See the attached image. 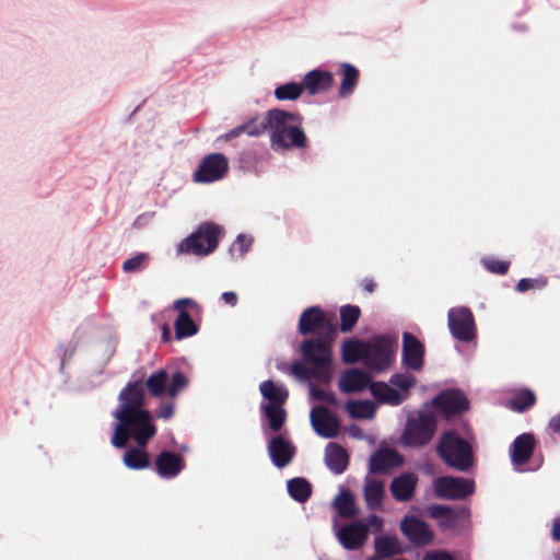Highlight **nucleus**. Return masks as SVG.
Listing matches in <instances>:
<instances>
[{
    "label": "nucleus",
    "mask_w": 560,
    "mask_h": 560,
    "mask_svg": "<svg viewBox=\"0 0 560 560\" xmlns=\"http://www.w3.org/2000/svg\"><path fill=\"white\" fill-rule=\"evenodd\" d=\"M548 283V280L546 277H538V278H523L517 282L516 290L521 293L526 292L528 290H541L544 289Z\"/></svg>",
    "instance_id": "a18cd8bd"
},
{
    "label": "nucleus",
    "mask_w": 560,
    "mask_h": 560,
    "mask_svg": "<svg viewBox=\"0 0 560 560\" xmlns=\"http://www.w3.org/2000/svg\"><path fill=\"white\" fill-rule=\"evenodd\" d=\"M436 452L445 464L458 471H467L474 464L470 444L453 430L441 435Z\"/></svg>",
    "instance_id": "7ed1b4c3"
},
{
    "label": "nucleus",
    "mask_w": 560,
    "mask_h": 560,
    "mask_svg": "<svg viewBox=\"0 0 560 560\" xmlns=\"http://www.w3.org/2000/svg\"><path fill=\"white\" fill-rule=\"evenodd\" d=\"M311 396L314 400L324 401L332 406L337 405L336 396L331 392H326L324 389L312 386Z\"/></svg>",
    "instance_id": "3c124183"
},
{
    "label": "nucleus",
    "mask_w": 560,
    "mask_h": 560,
    "mask_svg": "<svg viewBox=\"0 0 560 560\" xmlns=\"http://www.w3.org/2000/svg\"><path fill=\"white\" fill-rule=\"evenodd\" d=\"M547 430L552 434L560 435V413L557 416H553L549 420Z\"/></svg>",
    "instance_id": "6e6d98bb"
},
{
    "label": "nucleus",
    "mask_w": 560,
    "mask_h": 560,
    "mask_svg": "<svg viewBox=\"0 0 560 560\" xmlns=\"http://www.w3.org/2000/svg\"><path fill=\"white\" fill-rule=\"evenodd\" d=\"M338 539L341 546L347 550H358L368 540V525L362 522L343 525L338 530Z\"/></svg>",
    "instance_id": "a211bd4d"
},
{
    "label": "nucleus",
    "mask_w": 560,
    "mask_h": 560,
    "mask_svg": "<svg viewBox=\"0 0 560 560\" xmlns=\"http://www.w3.org/2000/svg\"><path fill=\"white\" fill-rule=\"evenodd\" d=\"M363 524L368 525V533L370 532V528H373L375 532H382L384 522L383 518L378 515L370 514L366 518V522Z\"/></svg>",
    "instance_id": "603ef678"
},
{
    "label": "nucleus",
    "mask_w": 560,
    "mask_h": 560,
    "mask_svg": "<svg viewBox=\"0 0 560 560\" xmlns=\"http://www.w3.org/2000/svg\"><path fill=\"white\" fill-rule=\"evenodd\" d=\"M402 362L404 364L415 371H419L423 366L424 347L423 345L410 332H405L402 336Z\"/></svg>",
    "instance_id": "412c9836"
},
{
    "label": "nucleus",
    "mask_w": 560,
    "mask_h": 560,
    "mask_svg": "<svg viewBox=\"0 0 560 560\" xmlns=\"http://www.w3.org/2000/svg\"><path fill=\"white\" fill-rule=\"evenodd\" d=\"M118 423L115 427L112 444L117 448H124L130 438L140 447H145L148 442L156 434V427L152 422L151 413L143 410L115 417Z\"/></svg>",
    "instance_id": "f03ea898"
},
{
    "label": "nucleus",
    "mask_w": 560,
    "mask_h": 560,
    "mask_svg": "<svg viewBox=\"0 0 560 560\" xmlns=\"http://www.w3.org/2000/svg\"><path fill=\"white\" fill-rule=\"evenodd\" d=\"M260 411L267 419L272 432H279L285 423L288 413L283 406L261 405Z\"/></svg>",
    "instance_id": "f704fd0d"
},
{
    "label": "nucleus",
    "mask_w": 560,
    "mask_h": 560,
    "mask_svg": "<svg viewBox=\"0 0 560 560\" xmlns=\"http://www.w3.org/2000/svg\"><path fill=\"white\" fill-rule=\"evenodd\" d=\"M422 560H455V558L444 550L427 552Z\"/></svg>",
    "instance_id": "5fc2aeb1"
},
{
    "label": "nucleus",
    "mask_w": 560,
    "mask_h": 560,
    "mask_svg": "<svg viewBox=\"0 0 560 560\" xmlns=\"http://www.w3.org/2000/svg\"><path fill=\"white\" fill-rule=\"evenodd\" d=\"M389 383L393 386L400 388L401 390L408 392L416 384V378L409 374H394L389 378Z\"/></svg>",
    "instance_id": "09e8293b"
},
{
    "label": "nucleus",
    "mask_w": 560,
    "mask_h": 560,
    "mask_svg": "<svg viewBox=\"0 0 560 560\" xmlns=\"http://www.w3.org/2000/svg\"><path fill=\"white\" fill-rule=\"evenodd\" d=\"M363 497L369 510H380L383 505V500L385 497L384 481L366 477L364 481Z\"/></svg>",
    "instance_id": "cd10ccee"
},
{
    "label": "nucleus",
    "mask_w": 560,
    "mask_h": 560,
    "mask_svg": "<svg viewBox=\"0 0 560 560\" xmlns=\"http://www.w3.org/2000/svg\"><path fill=\"white\" fill-rule=\"evenodd\" d=\"M145 447H130L126 451L122 462L126 467L133 470L148 468L150 465V457Z\"/></svg>",
    "instance_id": "72a5a7b5"
},
{
    "label": "nucleus",
    "mask_w": 560,
    "mask_h": 560,
    "mask_svg": "<svg viewBox=\"0 0 560 560\" xmlns=\"http://www.w3.org/2000/svg\"><path fill=\"white\" fill-rule=\"evenodd\" d=\"M433 405L447 418L458 415L469 408L467 397L458 389L445 390L439 394L434 397Z\"/></svg>",
    "instance_id": "f3484780"
},
{
    "label": "nucleus",
    "mask_w": 560,
    "mask_h": 560,
    "mask_svg": "<svg viewBox=\"0 0 560 560\" xmlns=\"http://www.w3.org/2000/svg\"><path fill=\"white\" fill-rule=\"evenodd\" d=\"M537 446L533 433H523L515 438L510 447L511 460L515 466H523L529 462Z\"/></svg>",
    "instance_id": "6ab92c4d"
},
{
    "label": "nucleus",
    "mask_w": 560,
    "mask_h": 560,
    "mask_svg": "<svg viewBox=\"0 0 560 560\" xmlns=\"http://www.w3.org/2000/svg\"><path fill=\"white\" fill-rule=\"evenodd\" d=\"M303 91L302 82H288L276 88L275 96L278 101H295L302 95Z\"/></svg>",
    "instance_id": "79ce46f5"
},
{
    "label": "nucleus",
    "mask_w": 560,
    "mask_h": 560,
    "mask_svg": "<svg viewBox=\"0 0 560 560\" xmlns=\"http://www.w3.org/2000/svg\"><path fill=\"white\" fill-rule=\"evenodd\" d=\"M361 310L355 305H345L340 307V330L349 332L358 323Z\"/></svg>",
    "instance_id": "a19ab883"
},
{
    "label": "nucleus",
    "mask_w": 560,
    "mask_h": 560,
    "mask_svg": "<svg viewBox=\"0 0 560 560\" xmlns=\"http://www.w3.org/2000/svg\"><path fill=\"white\" fill-rule=\"evenodd\" d=\"M447 325L451 335L458 341L470 342L476 338L475 317L466 306L452 307L447 313Z\"/></svg>",
    "instance_id": "9b49d317"
},
{
    "label": "nucleus",
    "mask_w": 560,
    "mask_h": 560,
    "mask_svg": "<svg viewBox=\"0 0 560 560\" xmlns=\"http://www.w3.org/2000/svg\"><path fill=\"white\" fill-rule=\"evenodd\" d=\"M418 483V477L412 472H404L395 477L389 486L393 498L398 502H408L413 495Z\"/></svg>",
    "instance_id": "a878e982"
},
{
    "label": "nucleus",
    "mask_w": 560,
    "mask_h": 560,
    "mask_svg": "<svg viewBox=\"0 0 560 560\" xmlns=\"http://www.w3.org/2000/svg\"><path fill=\"white\" fill-rule=\"evenodd\" d=\"M174 416V402H166L161 405L156 412V418L170 420Z\"/></svg>",
    "instance_id": "864d4df0"
},
{
    "label": "nucleus",
    "mask_w": 560,
    "mask_h": 560,
    "mask_svg": "<svg viewBox=\"0 0 560 560\" xmlns=\"http://www.w3.org/2000/svg\"><path fill=\"white\" fill-rule=\"evenodd\" d=\"M285 116L287 115L283 109H270L266 114L256 116L243 125L233 128L224 135L223 138L228 141L241 136L242 133H247L250 137H258L267 130L272 132L273 126H279V124H281V119Z\"/></svg>",
    "instance_id": "1a4fd4ad"
},
{
    "label": "nucleus",
    "mask_w": 560,
    "mask_h": 560,
    "mask_svg": "<svg viewBox=\"0 0 560 560\" xmlns=\"http://www.w3.org/2000/svg\"><path fill=\"white\" fill-rule=\"evenodd\" d=\"M229 172V161L222 153L206 155L194 172L196 183H213L222 179Z\"/></svg>",
    "instance_id": "ddd939ff"
},
{
    "label": "nucleus",
    "mask_w": 560,
    "mask_h": 560,
    "mask_svg": "<svg viewBox=\"0 0 560 560\" xmlns=\"http://www.w3.org/2000/svg\"><path fill=\"white\" fill-rule=\"evenodd\" d=\"M222 300L231 305V306H235L237 304V294L233 291H229V292H224L222 293Z\"/></svg>",
    "instance_id": "4d7b16f0"
},
{
    "label": "nucleus",
    "mask_w": 560,
    "mask_h": 560,
    "mask_svg": "<svg viewBox=\"0 0 560 560\" xmlns=\"http://www.w3.org/2000/svg\"><path fill=\"white\" fill-rule=\"evenodd\" d=\"M349 434L353 438L361 439L363 436V431L360 427L352 424L349 428Z\"/></svg>",
    "instance_id": "052dcab7"
},
{
    "label": "nucleus",
    "mask_w": 560,
    "mask_h": 560,
    "mask_svg": "<svg viewBox=\"0 0 560 560\" xmlns=\"http://www.w3.org/2000/svg\"><path fill=\"white\" fill-rule=\"evenodd\" d=\"M287 488L290 497L299 503L306 502L312 495V485L302 477L290 479Z\"/></svg>",
    "instance_id": "e433bc0d"
},
{
    "label": "nucleus",
    "mask_w": 560,
    "mask_h": 560,
    "mask_svg": "<svg viewBox=\"0 0 560 560\" xmlns=\"http://www.w3.org/2000/svg\"><path fill=\"white\" fill-rule=\"evenodd\" d=\"M176 339H185L195 336L199 327L188 312H180L174 322Z\"/></svg>",
    "instance_id": "c9c22d12"
},
{
    "label": "nucleus",
    "mask_w": 560,
    "mask_h": 560,
    "mask_svg": "<svg viewBox=\"0 0 560 560\" xmlns=\"http://www.w3.org/2000/svg\"><path fill=\"white\" fill-rule=\"evenodd\" d=\"M338 72L341 75L338 94L341 98H345L354 92L359 82L360 72L353 65L348 62L341 63Z\"/></svg>",
    "instance_id": "c756f323"
},
{
    "label": "nucleus",
    "mask_w": 560,
    "mask_h": 560,
    "mask_svg": "<svg viewBox=\"0 0 560 560\" xmlns=\"http://www.w3.org/2000/svg\"><path fill=\"white\" fill-rule=\"evenodd\" d=\"M158 475L165 479L176 477L185 467V460L178 453L162 451L155 459Z\"/></svg>",
    "instance_id": "5701e85b"
},
{
    "label": "nucleus",
    "mask_w": 560,
    "mask_h": 560,
    "mask_svg": "<svg viewBox=\"0 0 560 560\" xmlns=\"http://www.w3.org/2000/svg\"><path fill=\"white\" fill-rule=\"evenodd\" d=\"M430 515L434 518L444 520V525L452 526L457 520L455 511L446 505H433L430 508Z\"/></svg>",
    "instance_id": "c03bdc74"
},
{
    "label": "nucleus",
    "mask_w": 560,
    "mask_h": 560,
    "mask_svg": "<svg viewBox=\"0 0 560 560\" xmlns=\"http://www.w3.org/2000/svg\"><path fill=\"white\" fill-rule=\"evenodd\" d=\"M372 383V377L368 372L353 368L346 370L341 374L338 387L343 394H352L362 392L366 387L370 388Z\"/></svg>",
    "instance_id": "aec40b11"
},
{
    "label": "nucleus",
    "mask_w": 560,
    "mask_h": 560,
    "mask_svg": "<svg viewBox=\"0 0 560 560\" xmlns=\"http://www.w3.org/2000/svg\"><path fill=\"white\" fill-rule=\"evenodd\" d=\"M551 536L553 540L560 541V517H556L552 522Z\"/></svg>",
    "instance_id": "13d9d810"
},
{
    "label": "nucleus",
    "mask_w": 560,
    "mask_h": 560,
    "mask_svg": "<svg viewBox=\"0 0 560 560\" xmlns=\"http://www.w3.org/2000/svg\"><path fill=\"white\" fill-rule=\"evenodd\" d=\"M435 497L444 500H463L475 492V482L463 477L443 476L434 480Z\"/></svg>",
    "instance_id": "f8f14e48"
},
{
    "label": "nucleus",
    "mask_w": 560,
    "mask_h": 560,
    "mask_svg": "<svg viewBox=\"0 0 560 560\" xmlns=\"http://www.w3.org/2000/svg\"><path fill=\"white\" fill-rule=\"evenodd\" d=\"M436 427L438 420L432 410H419L416 417L408 418L401 434V442L410 447L424 446L433 439Z\"/></svg>",
    "instance_id": "39448f33"
},
{
    "label": "nucleus",
    "mask_w": 560,
    "mask_h": 560,
    "mask_svg": "<svg viewBox=\"0 0 560 560\" xmlns=\"http://www.w3.org/2000/svg\"><path fill=\"white\" fill-rule=\"evenodd\" d=\"M334 339L335 337L304 339L300 346L304 362H293L290 366V374L300 380L315 378L328 384L332 374Z\"/></svg>",
    "instance_id": "f257e3e1"
},
{
    "label": "nucleus",
    "mask_w": 560,
    "mask_h": 560,
    "mask_svg": "<svg viewBox=\"0 0 560 560\" xmlns=\"http://www.w3.org/2000/svg\"><path fill=\"white\" fill-rule=\"evenodd\" d=\"M401 464L402 458L395 450H378L370 458L369 470L372 474H388Z\"/></svg>",
    "instance_id": "393cba45"
},
{
    "label": "nucleus",
    "mask_w": 560,
    "mask_h": 560,
    "mask_svg": "<svg viewBox=\"0 0 560 560\" xmlns=\"http://www.w3.org/2000/svg\"><path fill=\"white\" fill-rule=\"evenodd\" d=\"M150 256L147 253H138L124 261L121 268L126 273H135L144 270L149 265Z\"/></svg>",
    "instance_id": "37998d69"
},
{
    "label": "nucleus",
    "mask_w": 560,
    "mask_h": 560,
    "mask_svg": "<svg viewBox=\"0 0 560 560\" xmlns=\"http://www.w3.org/2000/svg\"><path fill=\"white\" fill-rule=\"evenodd\" d=\"M361 287L363 288L364 291L373 293L375 291L376 283L371 278H364L361 282Z\"/></svg>",
    "instance_id": "bf43d9fd"
},
{
    "label": "nucleus",
    "mask_w": 560,
    "mask_h": 560,
    "mask_svg": "<svg viewBox=\"0 0 560 560\" xmlns=\"http://www.w3.org/2000/svg\"><path fill=\"white\" fill-rule=\"evenodd\" d=\"M299 332L301 335L316 334V338L335 337L337 324L319 306H311L304 310L300 316Z\"/></svg>",
    "instance_id": "0eeeda50"
},
{
    "label": "nucleus",
    "mask_w": 560,
    "mask_h": 560,
    "mask_svg": "<svg viewBox=\"0 0 560 560\" xmlns=\"http://www.w3.org/2000/svg\"><path fill=\"white\" fill-rule=\"evenodd\" d=\"M119 405L114 412V417L126 415L135 410H143L144 390L142 381L128 383L119 393Z\"/></svg>",
    "instance_id": "4468645a"
},
{
    "label": "nucleus",
    "mask_w": 560,
    "mask_h": 560,
    "mask_svg": "<svg viewBox=\"0 0 560 560\" xmlns=\"http://www.w3.org/2000/svg\"><path fill=\"white\" fill-rule=\"evenodd\" d=\"M369 345L364 340L360 339H347L343 341L341 347V358L347 364L357 363L360 360L366 364Z\"/></svg>",
    "instance_id": "c85d7f7f"
},
{
    "label": "nucleus",
    "mask_w": 560,
    "mask_h": 560,
    "mask_svg": "<svg viewBox=\"0 0 560 560\" xmlns=\"http://www.w3.org/2000/svg\"><path fill=\"white\" fill-rule=\"evenodd\" d=\"M483 267L495 275H506L510 269V261L500 260L493 257H487L482 260Z\"/></svg>",
    "instance_id": "49530a36"
},
{
    "label": "nucleus",
    "mask_w": 560,
    "mask_h": 560,
    "mask_svg": "<svg viewBox=\"0 0 560 560\" xmlns=\"http://www.w3.org/2000/svg\"><path fill=\"white\" fill-rule=\"evenodd\" d=\"M399 527L406 538L415 546L423 547L433 540L434 535L429 525L416 516H405L400 521Z\"/></svg>",
    "instance_id": "dca6fc26"
},
{
    "label": "nucleus",
    "mask_w": 560,
    "mask_h": 560,
    "mask_svg": "<svg viewBox=\"0 0 560 560\" xmlns=\"http://www.w3.org/2000/svg\"><path fill=\"white\" fill-rule=\"evenodd\" d=\"M173 308L180 314V312H188V308L194 313L201 311L200 306L196 301L189 298L178 299L173 303Z\"/></svg>",
    "instance_id": "8fccbe9b"
},
{
    "label": "nucleus",
    "mask_w": 560,
    "mask_h": 560,
    "mask_svg": "<svg viewBox=\"0 0 560 560\" xmlns=\"http://www.w3.org/2000/svg\"><path fill=\"white\" fill-rule=\"evenodd\" d=\"M334 75L329 71L313 69L302 80L303 89L308 95L328 92L334 85Z\"/></svg>",
    "instance_id": "b1692460"
},
{
    "label": "nucleus",
    "mask_w": 560,
    "mask_h": 560,
    "mask_svg": "<svg viewBox=\"0 0 560 560\" xmlns=\"http://www.w3.org/2000/svg\"><path fill=\"white\" fill-rule=\"evenodd\" d=\"M365 366L370 371L383 372L392 364L395 352V341L388 336H376L370 341Z\"/></svg>",
    "instance_id": "9d476101"
},
{
    "label": "nucleus",
    "mask_w": 560,
    "mask_h": 560,
    "mask_svg": "<svg viewBox=\"0 0 560 560\" xmlns=\"http://www.w3.org/2000/svg\"><path fill=\"white\" fill-rule=\"evenodd\" d=\"M346 409L353 419H373L376 405L371 400H349L346 404Z\"/></svg>",
    "instance_id": "4c0bfd02"
},
{
    "label": "nucleus",
    "mask_w": 560,
    "mask_h": 560,
    "mask_svg": "<svg viewBox=\"0 0 560 560\" xmlns=\"http://www.w3.org/2000/svg\"><path fill=\"white\" fill-rule=\"evenodd\" d=\"M325 464L335 475L342 474L349 465L347 451L337 443H329L325 448Z\"/></svg>",
    "instance_id": "bb28decb"
},
{
    "label": "nucleus",
    "mask_w": 560,
    "mask_h": 560,
    "mask_svg": "<svg viewBox=\"0 0 560 560\" xmlns=\"http://www.w3.org/2000/svg\"><path fill=\"white\" fill-rule=\"evenodd\" d=\"M222 234V228L212 222H203L176 247L177 254L206 256L213 253Z\"/></svg>",
    "instance_id": "20e7f679"
},
{
    "label": "nucleus",
    "mask_w": 560,
    "mask_h": 560,
    "mask_svg": "<svg viewBox=\"0 0 560 560\" xmlns=\"http://www.w3.org/2000/svg\"><path fill=\"white\" fill-rule=\"evenodd\" d=\"M284 114L287 116L281 119V124L273 126L270 133L271 147L273 149L305 148L307 140L304 131L293 125L301 122V116L285 110Z\"/></svg>",
    "instance_id": "423d86ee"
},
{
    "label": "nucleus",
    "mask_w": 560,
    "mask_h": 560,
    "mask_svg": "<svg viewBox=\"0 0 560 560\" xmlns=\"http://www.w3.org/2000/svg\"><path fill=\"white\" fill-rule=\"evenodd\" d=\"M334 506L343 518L353 517L357 514V506L353 495L348 491H341L334 500Z\"/></svg>",
    "instance_id": "ea45409f"
},
{
    "label": "nucleus",
    "mask_w": 560,
    "mask_h": 560,
    "mask_svg": "<svg viewBox=\"0 0 560 560\" xmlns=\"http://www.w3.org/2000/svg\"><path fill=\"white\" fill-rule=\"evenodd\" d=\"M188 386V378L182 372H176L170 378L166 370L161 369L151 374L145 381V387L153 397L161 398L164 394L175 398Z\"/></svg>",
    "instance_id": "6e6552de"
},
{
    "label": "nucleus",
    "mask_w": 560,
    "mask_h": 560,
    "mask_svg": "<svg viewBox=\"0 0 560 560\" xmlns=\"http://www.w3.org/2000/svg\"><path fill=\"white\" fill-rule=\"evenodd\" d=\"M268 453L273 465L283 468L293 459L295 447L282 435H276L268 443Z\"/></svg>",
    "instance_id": "4be33fe9"
},
{
    "label": "nucleus",
    "mask_w": 560,
    "mask_h": 560,
    "mask_svg": "<svg viewBox=\"0 0 560 560\" xmlns=\"http://www.w3.org/2000/svg\"><path fill=\"white\" fill-rule=\"evenodd\" d=\"M162 339L165 342H168L171 340V329L167 324H164L162 327Z\"/></svg>",
    "instance_id": "680f3d73"
},
{
    "label": "nucleus",
    "mask_w": 560,
    "mask_h": 560,
    "mask_svg": "<svg viewBox=\"0 0 560 560\" xmlns=\"http://www.w3.org/2000/svg\"><path fill=\"white\" fill-rule=\"evenodd\" d=\"M311 424L314 431L325 439L336 438L340 430L338 418L326 407L316 406L312 408Z\"/></svg>",
    "instance_id": "2eb2a0df"
},
{
    "label": "nucleus",
    "mask_w": 560,
    "mask_h": 560,
    "mask_svg": "<svg viewBox=\"0 0 560 560\" xmlns=\"http://www.w3.org/2000/svg\"><path fill=\"white\" fill-rule=\"evenodd\" d=\"M259 390L264 399L268 400L267 405L283 406L289 398L287 387L284 385H277L271 380L260 383Z\"/></svg>",
    "instance_id": "7c9ffc66"
},
{
    "label": "nucleus",
    "mask_w": 560,
    "mask_h": 560,
    "mask_svg": "<svg viewBox=\"0 0 560 560\" xmlns=\"http://www.w3.org/2000/svg\"><path fill=\"white\" fill-rule=\"evenodd\" d=\"M371 394L381 404H387L390 406H399L402 402V396L400 393L387 385L384 382H373L370 385Z\"/></svg>",
    "instance_id": "473e14b6"
},
{
    "label": "nucleus",
    "mask_w": 560,
    "mask_h": 560,
    "mask_svg": "<svg viewBox=\"0 0 560 560\" xmlns=\"http://www.w3.org/2000/svg\"><path fill=\"white\" fill-rule=\"evenodd\" d=\"M252 243H253L252 237L240 234L230 248L231 255L236 256V257H243L250 248Z\"/></svg>",
    "instance_id": "de8ad7c7"
},
{
    "label": "nucleus",
    "mask_w": 560,
    "mask_h": 560,
    "mask_svg": "<svg viewBox=\"0 0 560 560\" xmlns=\"http://www.w3.org/2000/svg\"><path fill=\"white\" fill-rule=\"evenodd\" d=\"M375 555L381 559L392 558L404 552L396 536L380 535L374 539Z\"/></svg>",
    "instance_id": "2f4dec72"
},
{
    "label": "nucleus",
    "mask_w": 560,
    "mask_h": 560,
    "mask_svg": "<svg viewBox=\"0 0 560 560\" xmlns=\"http://www.w3.org/2000/svg\"><path fill=\"white\" fill-rule=\"evenodd\" d=\"M536 404V395L528 388L516 392L509 400V407L517 412H524Z\"/></svg>",
    "instance_id": "58836bf2"
}]
</instances>
